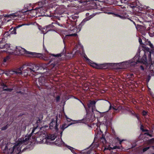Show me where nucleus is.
Masks as SVG:
<instances>
[{
  "label": "nucleus",
  "mask_w": 154,
  "mask_h": 154,
  "mask_svg": "<svg viewBox=\"0 0 154 154\" xmlns=\"http://www.w3.org/2000/svg\"><path fill=\"white\" fill-rule=\"evenodd\" d=\"M16 51L19 52L18 53L19 54L23 55L24 54H30L34 57L40 58L45 61H48L49 62L47 64L48 66H50L52 68H56L58 66L59 62L58 59H59L60 57L64 54V52H62L56 54H52L47 55L42 54L29 52L20 47H16Z\"/></svg>",
  "instance_id": "obj_1"
},
{
  "label": "nucleus",
  "mask_w": 154,
  "mask_h": 154,
  "mask_svg": "<svg viewBox=\"0 0 154 154\" xmlns=\"http://www.w3.org/2000/svg\"><path fill=\"white\" fill-rule=\"evenodd\" d=\"M36 129V128L33 129L30 135L26 136L23 140L20 139L19 140L18 142L17 143H20V146L23 144H27L28 141L30 139L32 136V138L34 139V140H36L40 143L48 145L52 144L53 143L51 141L54 140L56 137V134H50L46 136L47 133L46 131H42L41 129L38 132L35 133V135L33 136V133Z\"/></svg>",
  "instance_id": "obj_2"
},
{
  "label": "nucleus",
  "mask_w": 154,
  "mask_h": 154,
  "mask_svg": "<svg viewBox=\"0 0 154 154\" xmlns=\"http://www.w3.org/2000/svg\"><path fill=\"white\" fill-rule=\"evenodd\" d=\"M38 82L39 86L37 85L39 91L42 93L46 94L48 95L55 96V95L52 94L53 88L52 83L50 82L47 76H42L39 77Z\"/></svg>",
  "instance_id": "obj_3"
},
{
  "label": "nucleus",
  "mask_w": 154,
  "mask_h": 154,
  "mask_svg": "<svg viewBox=\"0 0 154 154\" xmlns=\"http://www.w3.org/2000/svg\"><path fill=\"white\" fill-rule=\"evenodd\" d=\"M143 13V20L147 22L152 21L153 27L149 28V34L150 36H154V13L152 9H146Z\"/></svg>",
  "instance_id": "obj_4"
},
{
  "label": "nucleus",
  "mask_w": 154,
  "mask_h": 154,
  "mask_svg": "<svg viewBox=\"0 0 154 154\" xmlns=\"http://www.w3.org/2000/svg\"><path fill=\"white\" fill-rule=\"evenodd\" d=\"M25 66H27L28 67L23 71V72L24 73V75H30V73L33 74V72H36V71L38 70L39 69H41V67H39L36 64L31 63H28L19 68L20 72H18L19 73L22 74L21 71L23 70Z\"/></svg>",
  "instance_id": "obj_5"
},
{
  "label": "nucleus",
  "mask_w": 154,
  "mask_h": 154,
  "mask_svg": "<svg viewBox=\"0 0 154 154\" xmlns=\"http://www.w3.org/2000/svg\"><path fill=\"white\" fill-rule=\"evenodd\" d=\"M145 45L143 46L144 48L145 47ZM144 50L142 51V52H143V57L141 58L140 56L139 53H137L135 56L132 59L131 61L130 62L131 65L134 66L136 65L137 63H146V54H148L149 55V52L145 50L144 49Z\"/></svg>",
  "instance_id": "obj_6"
},
{
  "label": "nucleus",
  "mask_w": 154,
  "mask_h": 154,
  "mask_svg": "<svg viewBox=\"0 0 154 154\" xmlns=\"http://www.w3.org/2000/svg\"><path fill=\"white\" fill-rule=\"evenodd\" d=\"M55 4L54 3V5ZM54 5H53L51 6V9H49V14L50 16V17H56L57 16L60 15L61 14L64 12V9L62 8V6H60L58 5V6L56 5L54 7L53 6Z\"/></svg>",
  "instance_id": "obj_7"
},
{
  "label": "nucleus",
  "mask_w": 154,
  "mask_h": 154,
  "mask_svg": "<svg viewBox=\"0 0 154 154\" xmlns=\"http://www.w3.org/2000/svg\"><path fill=\"white\" fill-rule=\"evenodd\" d=\"M20 143H17L14 145L13 148L9 149L8 150L7 149V145L6 146L4 150V152L5 154H19L20 152Z\"/></svg>",
  "instance_id": "obj_8"
},
{
  "label": "nucleus",
  "mask_w": 154,
  "mask_h": 154,
  "mask_svg": "<svg viewBox=\"0 0 154 154\" xmlns=\"http://www.w3.org/2000/svg\"><path fill=\"white\" fill-rule=\"evenodd\" d=\"M128 2H131L128 5L134 11H139L142 10V8L139 6L140 3L138 0H127Z\"/></svg>",
  "instance_id": "obj_9"
},
{
  "label": "nucleus",
  "mask_w": 154,
  "mask_h": 154,
  "mask_svg": "<svg viewBox=\"0 0 154 154\" xmlns=\"http://www.w3.org/2000/svg\"><path fill=\"white\" fill-rule=\"evenodd\" d=\"M37 5L38 6L35 8V10H38V11L41 14L44 13L43 15L47 16H49L50 15L49 14V9H44L43 6L44 4L42 2H38L37 3Z\"/></svg>",
  "instance_id": "obj_10"
},
{
  "label": "nucleus",
  "mask_w": 154,
  "mask_h": 154,
  "mask_svg": "<svg viewBox=\"0 0 154 154\" xmlns=\"http://www.w3.org/2000/svg\"><path fill=\"white\" fill-rule=\"evenodd\" d=\"M105 13L107 14H113L115 15V16L116 17H119L122 19H129L131 21L133 22L134 24L136 26V24L135 23V22L132 20V19H135V20H138L140 21L139 19L138 18H137V19L136 18L134 17L133 18H129V16L128 15V14H122L121 15H119L118 14H114L112 12H108V11H106L105 12Z\"/></svg>",
  "instance_id": "obj_11"
},
{
  "label": "nucleus",
  "mask_w": 154,
  "mask_h": 154,
  "mask_svg": "<svg viewBox=\"0 0 154 154\" xmlns=\"http://www.w3.org/2000/svg\"><path fill=\"white\" fill-rule=\"evenodd\" d=\"M86 16L87 17L84 19L81 23L79 25V27H81L84 25L87 21L93 18L94 16V15L93 14L90 15L89 13H87L86 14Z\"/></svg>",
  "instance_id": "obj_12"
},
{
  "label": "nucleus",
  "mask_w": 154,
  "mask_h": 154,
  "mask_svg": "<svg viewBox=\"0 0 154 154\" xmlns=\"http://www.w3.org/2000/svg\"><path fill=\"white\" fill-rule=\"evenodd\" d=\"M68 15V14L66 13L63 12L60 15H57V17L59 20H64L66 21L69 18Z\"/></svg>",
  "instance_id": "obj_13"
},
{
  "label": "nucleus",
  "mask_w": 154,
  "mask_h": 154,
  "mask_svg": "<svg viewBox=\"0 0 154 154\" xmlns=\"http://www.w3.org/2000/svg\"><path fill=\"white\" fill-rule=\"evenodd\" d=\"M57 119H56V122L54 120H52V121L50 124L49 128L51 129H54L57 130V129L58 125L57 124Z\"/></svg>",
  "instance_id": "obj_14"
},
{
  "label": "nucleus",
  "mask_w": 154,
  "mask_h": 154,
  "mask_svg": "<svg viewBox=\"0 0 154 154\" xmlns=\"http://www.w3.org/2000/svg\"><path fill=\"white\" fill-rule=\"evenodd\" d=\"M14 88L16 90L15 91H14V93L16 94V95H24V92L20 91V88L17 86H16Z\"/></svg>",
  "instance_id": "obj_15"
},
{
  "label": "nucleus",
  "mask_w": 154,
  "mask_h": 154,
  "mask_svg": "<svg viewBox=\"0 0 154 154\" xmlns=\"http://www.w3.org/2000/svg\"><path fill=\"white\" fill-rule=\"evenodd\" d=\"M70 2H72L75 1V3L77 4H82L83 5H85L86 4V3L89 1L90 0H68Z\"/></svg>",
  "instance_id": "obj_16"
},
{
  "label": "nucleus",
  "mask_w": 154,
  "mask_h": 154,
  "mask_svg": "<svg viewBox=\"0 0 154 154\" xmlns=\"http://www.w3.org/2000/svg\"><path fill=\"white\" fill-rule=\"evenodd\" d=\"M95 103L96 102L94 101H90L88 104V108H90L91 107V108L92 111L93 112L95 109Z\"/></svg>",
  "instance_id": "obj_17"
},
{
  "label": "nucleus",
  "mask_w": 154,
  "mask_h": 154,
  "mask_svg": "<svg viewBox=\"0 0 154 154\" xmlns=\"http://www.w3.org/2000/svg\"><path fill=\"white\" fill-rule=\"evenodd\" d=\"M1 85L2 87L3 90L4 91L10 92L14 90L13 88H8V86L3 83H2Z\"/></svg>",
  "instance_id": "obj_18"
},
{
  "label": "nucleus",
  "mask_w": 154,
  "mask_h": 154,
  "mask_svg": "<svg viewBox=\"0 0 154 154\" xmlns=\"http://www.w3.org/2000/svg\"><path fill=\"white\" fill-rule=\"evenodd\" d=\"M54 143L56 145L58 146H63L65 145L64 143L62 141L61 139H57Z\"/></svg>",
  "instance_id": "obj_19"
},
{
  "label": "nucleus",
  "mask_w": 154,
  "mask_h": 154,
  "mask_svg": "<svg viewBox=\"0 0 154 154\" xmlns=\"http://www.w3.org/2000/svg\"><path fill=\"white\" fill-rule=\"evenodd\" d=\"M10 59V57L9 56H7L4 57L3 61L2 63V66H6L7 65V61Z\"/></svg>",
  "instance_id": "obj_20"
},
{
  "label": "nucleus",
  "mask_w": 154,
  "mask_h": 154,
  "mask_svg": "<svg viewBox=\"0 0 154 154\" xmlns=\"http://www.w3.org/2000/svg\"><path fill=\"white\" fill-rule=\"evenodd\" d=\"M5 43V39L3 38L2 40L0 41V48L4 49V46Z\"/></svg>",
  "instance_id": "obj_21"
},
{
  "label": "nucleus",
  "mask_w": 154,
  "mask_h": 154,
  "mask_svg": "<svg viewBox=\"0 0 154 154\" xmlns=\"http://www.w3.org/2000/svg\"><path fill=\"white\" fill-rule=\"evenodd\" d=\"M70 125H67L66 124H64L60 127V129L63 131L65 128L68 127Z\"/></svg>",
  "instance_id": "obj_22"
},
{
  "label": "nucleus",
  "mask_w": 154,
  "mask_h": 154,
  "mask_svg": "<svg viewBox=\"0 0 154 154\" xmlns=\"http://www.w3.org/2000/svg\"><path fill=\"white\" fill-rule=\"evenodd\" d=\"M121 0H114V3L115 4L118 6H122Z\"/></svg>",
  "instance_id": "obj_23"
},
{
  "label": "nucleus",
  "mask_w": 154,
  "mask_h": 154,
  "mask_svg": "<svg viewBox=\"0 0 154 154\" xmlns=\"http://www.w3.org/2000/svg\"><path fill=\"white\" fill-rule=\"evenodd\" d=\"M53 26L52 25H50L46 27V30L47 31L46 32H48L49 31H54V29L51 28V27Z\"/></svg>",
  "instance_id": "obj_24"
},
{
  "label": "nucleus",
  "mask_w": 154,
  "mask_h": 154,
  "mask_svg": "<svg viewBox=\"0 0 154 154\" xmlns=\"http://www.w3.org/2000/svg\"><path fill=\"white\" fill-rule=\"evenodd\" d=\"M94 64L95 65V67L98 69H102L103 67V64H100V66L98 65L97 64L94 63Z\"/></svg>",
  "instance_id": "obj_25"
},
{
  "label": "nucleus",
  "mask_w": 154,
  "mask_h": 154,
  "mask_svg": "<svg viewBox=\"0 0 154 154\" xmlns=\"http://www.w3.org/2000/svg\"><path fill=\"white\" fill-rule=\"evenodd\" d=\"M100 141L101 142H102L103 145H104L106 143V140L105 138L103 137H102L101 138Z\"/></svg>",
  "instance_id": "obj_26"
},
{
  "label": "nucleus",
  "mask_w": 154,
  "mask_h": 154,
  "mask_svg": "<svg viewBox=\"0 0 154 154\" xmlns=\"http://www.w3.org/2000/svg\"><path fill=\"white\" fill-rule=\"evenodd\" d=\"M117 146H115L114 147H113V148H112L109 146H108L107 147H105L104 150V151L106 150H107V149H108V150H110L111 149H116V148H117Z\"/></svg>",
  "instance_id": "obj_27"
},
{
  "label": "nucleus",
  "mask_w": 154,
  "mask_h": 154,
  "mask_svg": "<svg viewBox=\"0 0 154 154\" xmlns=\"http://www.w3.org/2000/svg\"><path fill=\"white\" fill-rule=\"evenodd\" d=\"M17 28L16 27H15L13 29H10V31L12 34H16V29Z\"/></svg>",
  "instance_id": "obj_28"
},
{
  "label": "nucleus",
  "mask_w": 154,
  "mask_h": 154,
  "mask_svg": "<svg viewBox=\"0 0 154 154\" xmlns=\"http://www.w3.org/2000/svg\"><path fill=\"white\" fill-rule=\"evenodd\" d=\"M88 86L89 85L87 84H85L83 87V89L86 90H88L89 88Z\"/></svg>",
  "instance_id": "obj_29"
},
{
  "label": "nucleus",
  "mask_w": 154,
  "mask_h": 154,
  "mask_svg": "<svg viewBox=\"0 0 154 154\" xmlns=\"http://www.w3.org/2000/svg\"><path fill=\"white\" fill-rule=\"evenodd\" d=\"M10 35V33L8 32H5L3 35L4 37H7Z\"/></svg>",
  "instance_id": "obj_30"
},
{
  "label": "nucleus",
  "mask_w": 154,
  "mask_h": 154,
  "mask_svg": "<svg viewBox=\"0 0 154 154\" xmlns=\"http://www.w3.org/2000/svg\"><path fill=\"white\" fill-rule=\"evenodd\" d=\"M54 1L55 2H57V3H59L60 4L64 2L65 1L64 0H54Z\"/></svg>",
  "instance_id": "obj_31"
},
{
  "label": "nucleus",
  "mask_w": 154,
  "mask_h": 154,
  "mask_svg": "<svg viewBox=\"0 0 154 154\" xmlns=\"http://www.w3.org/2000/svg\"><path fill=\"white\" fill-rule=\"evenodd\" d=\"M84 57L87 61H88L89 62H90V61H92L87 57L86 55L85 54H84Z\"/></svg>",
  "instance_id": "obj_32"
},
{
  "label": "nucleus",
  "mask_w": 154,
  "mask_h": 154,
  "mask_svg": "<svg viewBox=\"0 0 154 154\" xmlns=\"http://www.w3.org/2000/svg\"><path fill=\"white\" fill-rule=\"evenodd\" d=\"M10 45L9 44L5 43V45L4 46V49L6 48V49H8L10 48Z\"/></svg>",
  "instance_id": "obj_33"
},
{
  "label": "nucleus",
  "mask_w": 154,
  "mask_h": 154,
  "mask_svg": "<svg viewBox=\"0 0 154 154\" xmlns=\"http://www.w3.org/2000/svg\"><path fill=\"white\" fill-rule=\"evenodd\" d=\"M121 2L122 3V4H127L128 5L129 4V3H128V2L127 0H121Z\"/></svg>",
  "instance_id": "obj_34"
},
{
  "label": "nucleus",
  "mask_w": 154,
  "mask_h": 154,
  "mask_svg": "<svg viewBox=\"0 0 154 154\" xmlns=\"http://www.w3.org/2000/svg\"><path fill=\"white\" fill-rule=\"evenodd\" d=\"M154 69V66L153 64L152 63L149 66V70H153Z\"/></svg>",
  "instance_id": "obj_35"
},
{
  "label": "nucleus",
  "mask_w": 154,
  "mask_h": 154,
  "mask_svg": "<svg viewBox=\"0 0 154 154\" xmlns=\"http://www.w3.org/2000/svg\"><path fill=\"white\" fill-rule=\"evenodd\" d=\"M154 143V140L152 139L148 141V143L149 144H152Z\"/></svg>",
  "instance_id": "obj_36"
},
{
  "label": "nucleus",
  "mask_w": 154,
  "mask_h": 154,
  "mask_svg": "<svg viewBox=\"0 0 154 154\" xmlns=\"http://www.w3.org/2000/svg\"><path fill=\"white\" fill-rule=\"evenodd\" d=\"M148 43L149 44V45L150 47L152 49H154V47L153 45H152V44L150 42L148 41Z\"/></svg>",
  "instance_id": "obj_37"
},
{
  "label": "nucleus",
  "mask_w": 154,
  "mask_h": 154,
  "mask_svg": "<svg viewBox=\"0 0 154 154\" xmlns=\"http://www.w3.org/2000/svg\"><path fill=\"white\" fill-rule=\"evenodd\" d=\"M8 127V125H7L6 126L2 127L1 128V130L2 131L5 130Z\"/></svg>",
  "instance_id": "obj_38"
},
{
  "label": "nucleus",
  "mask_w": 154,
  "mask_h": 154,
  "mask_svg": "<svg viewBox=\"0 0 154 154\" xmlns=\"http://www.w3.org/2000/svg\"><path fill=\"white\" fill-rule=\"evenodd\" d=\"M81 152L82 153V154H90L91 153V151H89L87 152Z\"/></svg>",
  "instance_id": "obj_39"
},
{
  "label": "nucleus",
  "mask_w": 154,
  "mask_h": 154,
  "mask_svg": "<svg viewBox=\"0 0 154 154\" xmlns=\"http://www.w3.org/2000/svg\"><path fill=\"white\" fill-rule=\"evenodd\" d=\"M150 71V74L152 75H154V71L153 70H151Z\"/></svg>",
  "instance_id": "obj_40"
},
{
  "label": "nucleus",
  "mask_w": 154,
  "mask_h": 154,
  "mask_svg": "<svg viewBox=\"0 0 154 154\" xmlns=\"http://www.w3.org/2000/svg\"><path fill=\"white\" fill-rule=\"evenodd\" d=\"M151 78V76L149 75L146 78V81L147 82H148L150 80Z\"/></svg>",
  "instance_id": "obj_41"
},
{
  "label": "nucleus",
  "mask_w": 154,
  "mask_h": 154,
  "mask_svg": "<svg viewBox=\"0 0 154 154\" xmlns=\"http://www.w3.org/2000/svg\"><path fill=\"white\" fill-rule=\"evenodd\" d=\"M77 35V34L76 33H73V34H70L69 35H67L68 36H76Z\"/></svg>",
  "instance_id": "obj_42"
},
{
  "label": "nucleus",
  "mask_w": 154,
  "mask_h": 154,
  "mask_svg": "<svg viewBox=\"0 0 154 154\" xmlns=\"http://www.w3.org/2000/svg\"><path fill=\"white\" fill-rule=\"evenodd\" d=\"M70 18H72V19L73 20H75L77 19V17L76 16L74 15H72L71 17H70Z\"/></svg>",
  "instance_id": "obj_43"
},
{
  "label": "nucleus",
  "mask_w": 154,
  "mask_h": 154,
  "mask_svg": "<svg viewBox=\"0 0 154 154\" xmlns=\"http://www.w3.org/2000/svg\"><path fill=\"white\" fill-rule=\"evenodd\" d=\"M149 148V147H146L144 148L143 149V152H145L148 150Z\"/></svg>",
  "instance_id": "obj_44"
},
{
  "label": "nucleus",
  "mask_w": 154,
  "mask_h": 154,
  "mask_svg": "<svg viewBox=\"0 0 154 154\" xmlns=\"http://www.w3.org/2000/svg\"><path fill=\"white\" fill-rule=\"evenodd\" d=\"M139 42L140 43V44H141V45L143 44V42H142V39L140 38H139Z\"/></svg>",
  "instance_id": "obj_45"
},
{
  "label": "nucleus",
  "mask_w": 154,
  "mask_h": 154,
  "mask_svg": "<svg viewBox=\"0 0 154 154\" xmlns=\"http://www.w3.org/2000/svg\"><path fill=\"white\" fill-rule=\"evenodd\" d=\"M24 25V24H19L18 25L16 26L15 27L17 28H18L22 26H23Z\"/></svg>",
  "instance_id": "obj_46"
},
{
  "label": "nucleus",
  "mask_w": 154,
  "mask_h": 154,
  "mask_svg": "<svg viewBox=\"0 0 154 154\" xmlns=\"http://www.w3.org/2000/svg\"><path fill=\"white\" fill-rule=\"evenodd\" d=\"M146 113H147L146 112L144 111H143V112L142 114H143V115L144 116L146 115Z\"/></svg>",
  "instance_id": "obj_47"
},
{
  "label": "nucleus",
  "mask_w": 154,
  "mask_h": 154,
  "mask_svg": "<svg viewBox=\"0 0 154 154\" xmlns=\"http://www.w3.org/2000/svg\"><path fill=\"white\" fill-rule=\"evenodd\" d=\"M143 126L142 125H141L140 126V129L142 131H144V129H143Z\"/></svg>",
  "instance_id": "obj_48"
},
{
  "label": "nucleus",
  "mask_w": 154,
  "mask_h": 154,
  "mask_svg": "<svg viewBox=\"0 0 154 154\" xmlns=\"http://www.w3.org/2000/svg\"><path fill=\"white\" fill-rule=\"evenodd\" d=\"M117 140H119V141H120V142H119V143H120V144H121V143H122V142L123 140H122L121 141V140H120L119 138H117Z\"/></svg>",
  "instance_id": "obj_49"
},
{
  "label": "nucleus",
  "mask_w": 154,
  "mask_h": 154,
  "mask_svg": "<svg viewBox=\"0 0 154 154\" xmlns=\"http://www.w3.org/2000/svg\"><path fill=\"white\" fill-rule=\"evenodd\" d=\"M4 73V71H2L0 69V75Z\"/></svg>",
  "instance_id": "obj_50"
},
{
  "label": "nucleus",
  "mask_w": 154,
  "mask_h": 154,
  "mask_svg": "<svg viewBox=\"0 0 154 154\" xmlns=\"http://www.w3.org/2000/svg\"><path fill=\"white\" fill-rule=\"evenodd\" d=\"M109 103L110 105V106H109V110H110L111 108V104L109 102H108Z\"/></svg>",
  "instance_id": "obj_51"
},
{
  "label": "nucleus",
  "mask_w": 154,
  "mask_h": 154,
  "mask_svg": "<svg viewBox=\"0 0 154 154\" xmlns=\"http://www.w3.org/2000/svg\"><path fill=\"white\" fill-rule=\"evenodd\" d=\"M60 97H57V101H58V100H59Z\"/></svg>",
  "instance_id": "obj_52"
},
{
  "label": "nucleus",
  "mask_w": 154,
  "mask_h": 154,
  "mask_svg": "<svg viewBox=\"0 0 154 154\" xmlns=\"http://www.w3.org/2000/svg\"><path fill=\"white\" fill-rule=\"evenodd\" d=\"M112 108L114 110H117V109H116L114 107H112Z\"/></svg>",
  "instance_id": "obj_53"
},
{
  "label": "nucleus",
  "mask_w": 154,
  "mask_h": 154,
  "mask_svg": "<svg viewBox=\"0 0 154 154\" xmlns=\"http://www.w3.org/2000/svg\"><path fill=\"white\" fill-rule=\"evenodd\" d=\"M141 69L143 70H144V68L142 66H141Z\"/></svg>",
  "instance_id": "obj_54"
},
{
  "label": "nucleus",
  "mask_w": 154,
  "mask_h": 154,
  "mask_svg": "<svg viewBox=\"0 0 154 154\" xmlns=\"http://www.w3.org/2000/svg\"><path fill=\"white\" fill-rule=\"evenodd\" d=\"M82 103V104H83V105L84 106V107H85V109H86V112H87V113H88L87 111V109H86V107H85V105H84L83 104V103Z\"/></svg>",
  "instance_id": "obj_55"
},
{
  "label": "nucleus",
  "mask_w": 154,
  "mask_h": 154,
  "mask_svg": "<svg viewBox=\"0 0 154 154\" xmlns=\"http://www.w3.org/2000/svg\"><path fill=\"white\" fill-rule=\"evenodd\" d=\"M142 34L144 35H146V33L145 32H143V33H142Z\"/></svg>",
  "instance_id": "obj_56"
},
{
  "label": "nucleus",
  "mask_w": 154,
  "mask_h": 154,
  "mask_svg": "<svg viewBox=\"0 0 154 154\" xmlns=\"http://www.w3.org/2000/svg\"><path fill=\"white\" fill-rule=\"evenodd\" d=\"M1 23H2V20L0 18V24H1Z\"/></svg>",
  "instance_id": "obj_57"
},
{
  "label": "nucleus",
  "mask_w": 154,
  "mask_h": 154,
  "mask_svg": "<svg viewBox=\"0 0 154 154\" xmlns=\"http://www.w3.org/2000/svg\"><path fill=\"white\" fill-rule=\"evenodd\" d=\"M68 96H72H72H73L72 95H69Z\"/></svg>",
  "instance_id": "obj_58"
},
{
  "label": "nucleus",
  "mask_w": 154,
  "mask_h": 154,
  "mask_svg": "<svg viewBox=\"0 0 154 154\" xmlns=\"http://www.w3.org/2000/svg\"><path fill=\"white\" fill-rule=\"evenodd\" d=\"M137 119H138V120L139 119V118L138 117V116H137Z\"/></svg>",
  "instance_id": "obj_59"
},
{
  "label": "nucleus",
  "mask_w": 154,
  "mask_h": 154,
  "mask_svg": "<svg viewBox=\"0 0 154 154\" xmlns=\"http://www.w3.org/2000/svg\"><path fill=\"white\" fill-rule=\"evenodd\" d=\"M62 132H63V131H62L61 132V133H60V134H61H61H62Z\"/></svg>",
  "instance_id": "obj_60"
},
{
  "label": "nucleus",
  "mask_w": 154,
  "mask_h": 154,
  "mask_svg": "<svg viewBox=\"0 0 154 154\" xmlns=\"http://www.w3.org/2000/svg\"><path fill=\"white\" fill-rule=\"evenodd\" d=\"M56 96H58V97H59L60 96L59 95H56Z\"/></svg>",
  "instance_id": "obj_61"
},
{
  "label": "nucleus",
  "mask_w": 154,
  "mask_h": 154,
  "mask_svg": "<svg viewBox=\"0 0 154 154\" xmlns=\"http://www.w3.org/2000/svg\"><path fill=\"white\" fill-rule=\"evenodd\" d=\"M143 38V40L144 39H145V38L144 37H143V38Z\"/></svg>",
  "instance_id": "obj_62"
},
{
  "label": "nucleus",
  "mask_w": 154,
  "mask_h": 154,
  "mask_svg": "<svg viewBox=\"0 0 154 154\" xmlns=\"http://www.w3.org/2000/svg\"><path fill=\"white\" fill-rule=\"evenodd\" d=\"M93 117H94V118H95V116H94H94Z\"/></svg>",
  "instance_id": "obj_63"
},
{
  "label": "nucleus",
  "mask_w": 154,
  "mask_h": 154,
  "mask_svg": "<svg viewBox=\"0 0 154 154\" xmlns=\"http://www.w3.org/2000/svg\"><path fill=\"white\" fill-rule=\"evenodd\" d=\"M90 63H91V62H90ZM91 63V64H92V63Z\"/></svg>",
  "instance_id": "obj_64"
}]
</instances>
